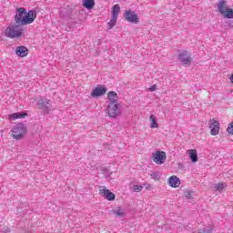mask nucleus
<instances>
[{
    "label": "nucleus",
    "instance_id": "6e6552de",
    "mask_svg": "<svg viewBox=\"0 0 233 233\" xmlns=\"http://www.w3.org/2000/svg\"><path fill=\"white\" fill-rule=\"evenodd\" d=\"M178 59L183 63V65H186L187 66H190L192 65V61H194V56L188 51L184 50L178 55Z\"/></svg>",
    "mask_w": 233,
    "mask_h": 233
},
{
    "label": "nucleus",
    "instance_id": "a211bd4d",
    "mask_svg": "<svg viewBox=\"0 0 233 233\" xmlns=\"http://www.w3.org/2000/svg\"><path fill=\"white\" fill-rule=\"evenodd\" d=\"M119 12H121V6H119V5L116 4L112 8V17L117 19V17L119 16Z\"/></svg>",
    "mask_w": 233,
    "mask_h": 233
},
{
    "label": "nucleus",
    "instance_id": "bb28decb",
    "mask_svg": "<svg viewBox=\"0 0 233 233\" xmlns=\"http://www.w3.org/2000/svg\"><path fill=\"white\" fill-rule=\"evenodd\" d=\"M150 92H156L157 90V86L153 85L149 87Z\"/></svg>",
    "mask_w": 233,
    "mask_h": 233
},
{
    "label": "nucleus",
    "instance_id": "9b49d317",
    "mask_svg": "<svg viewBox=\"0 0 233 233\" xmlns=\"http://www.w3.org/2000/svg\"><path fill=\"white\" fill-rule=\"evenodd\" d=\"M106 94V87L103 86H97L93 91L91 92L92 97H100L101 96H105Z\"/></svg>",
    "mask_w": 233,
    "mask_h": 233
},
{
    "label": "nucleus",
    "instance_id": "f257e3e1",
    "mask_svg": "<svg viewBox=\"0 0 233 233\" xmlns=\"http://www.w3.org/2000/svg\"><path fill=\"white\" fill-rule=\"evenodd\" d=\"M37 17V13L35 10L26 11L25 7L16 8V14L15 15V22L16 25L25 26V25H32Z\"/></svg>",
    "mask_w": 233,
    "mask_h": 233
},
{
    "label": "nucleus",
    "instance_id": "a878e982",
    "mask_svg": "<svg viewBox=\"0 0 233 233\" xmlns=\"http://www.w3.org/2000/svg\"><path fill=\"white\" fill-rule=\"evenodd\" d=\"M146 190H152L153 187L152 184H144Z\"/></svg>",
    "mask_w": 233,
    "mask_h": 233
},
{
    "label": "nucleus",
    "instance_id": "7ed1b4c3",
    "mask_svg": "<svg viewBox=\"0 0 233 233\" xmlns=\"http://www.w3.org/2000/svg\"><path fill=\"white\" fill-rule=\"evenodd\" d=\"M26 132H28L26 129V125L19 123L11 129L9 136H11L13 139L19 141L24 139L25 136H26Z\"/></svg>",
    "mask_w": 233,
    "mask_h": 233
},
{
    "label": "nucleus",
    "instance_id": "f8f14e48",
    "mask_svg": "<svg viewBox=\"0 0 233 233\" xmlns=\"http://www.w3.org/2000/svg\"><path fill=\"white\" fill-rule=\"evenodd\" d=\"M168 183L169 186L172 187V188H177L181 185V180L179 179V177L173 175L168 178Z\"/></svg>",
    "mask_w": 233,
    "mask_h": 233
},
{
    "label": "nucleus",
    "instance_id": "412c9836",
    "mask_svg": "<svg viewBox=\"0 0 233 233\" xmlns=\"http://www.w3.org/2000/svg\"><path fill=\"white\" fill-rule=\"evenodd\" d=\"M108 25V30H112L116 25H117V18L112 16L111 20L107 23Z\"/></svg>",
    "mask_w": 233,
    "mask_h": 233
},
{
    "label": "nucleus",
    "instance_id": "aec40b11",
    "mask_svg": "<svg viewBox=\"0 0 233 233\" xmlns=\"http://www.w3.org/2000/svg\"><path fill=\"white\" fill-rule=\"evenodd\" d=\"M149 120L151 122V125H150L151 128H159V125L156 121V116H154V115L149 116Z\"/></svg>",
    "mask_w": 233,
    "mask_h": 233
},
{
    "label": "nucleus",
    "instance_id": "423d86ee",
    "mask_svg": "<svg viewBox=\"0 0 233 233\" xmlns=\"http://www.w3.org/2000/svg\"><path fill=\"white\" fill-rule=\"evenodd\" d=\"M98 194L107 201H116V194L112 193V191L107 189L105 186H100L98 187Z\"/></svg>",
    "mask_w": 233,
    "mask_h": 233
},
{
    "label": "nucleus",
    "instance_id": "b1692460",
    "mask_svg": "<svg viewBox=\"0 0 233 233\" xmlns=\"http://www.w3.org/2000/svg\"><path fill=\"white\" fill-rule=\"evenodd\" d=\"M141 190H143V186L141 185L133 186V192H141Z\"/></svg>",
    "mask_w": 233,
    "mask_h": 233
},
{
    "label": "nucleus",
    "instance_id": "f3484780",
    "mask_svg": "<svg viewBox=\"0 0 233 233\" xmlns=\"http://www.w3.org/2000/svg\"><path fill=\"white\" fill-rule=\"evenodd\" d=\"M187 154H188L189 158L191 159L192 163H198V150L189 149V150H187Z\"/></svg>",
    "mask_w": 233,
    "mask_h": 233
},
{
    "label": "nucleus",
    "instance_id": "20e7f679",
    "mask_svg": "<svg viewBox=\"0 0 233 233\" xmlns=\"http://www.w3.org/2000/svg\"><path fill=\"white\" fill-rule=\"evenodd\" d=\"M218 12L227 19H233V9L227 6V1L220 0L217 5Z\"/></svg>",
    "mask_w": 233,
    "mask_h": 233
},
{
    "label": "nucleus",
    "instance_id": "1a4fd4ad",
    "mask_svg": "<svg viewBox=\"0 0 233 233\" xmlns=\"http://www.w3.org/2000/svg\"><path fill=\"white\" fill-rule=\"evenodd\" d=\"M124 17L126 20L128 21V23H135V25H137V23H139V15L136 11H126L124 14Z\"/></svg>",
    "mask_w": 233,
    "mask_h": 233
},
{
    "label": "nucleus",
    "instance_id": "9d476101",
    "mask_svg": "<svg viewBox=\"0 0 233 233\" xmlns=\"http://www.w3.org/2000/svg\"><path fill=\"white\" fill-rule=\"evenodd\" d=\"M211 136H218L219 134V122L216 119H211L208 122Z\"/></svg>",
    "mask_w": 233,
    "mask_h": 233
},
{
    "label": "nucleus",
    "instance_id": "39448f33",
    "mask_svg": "<svg viewBox=\"0 0 233 233\" xmlns=\"http://www.w3.org/2000/svg\"><path fill=\"white\" fill-rule=\"evenodd\" d=\"M106 114L113 119H116V117L121 114L119 111V102H109L106 108Z\"/></svg>",
    "mask_w": 233,
    "mask_h": 233
},
{
    "label": "nucleus",
    "instance_id": "5701e85b",
    "mask_svg": "<svg viewBox=\"0 0 233 233\" xmlns=\"http://www.w3.org/2000/svg\"><path fill=\"white\" fill-rule=\"evenodd\" d=\"M227 132L229 136H233V121L228 126Z\"/></svg>",
    "mask_w": 233,
    "mask_h": 233
},
{
    "label": "nucleus",
    "instance_id": "4be33fe9",
    "mask_svg": "<svg viewBox=\"0 0 233 233\" xmlns=\"http://www.w3.org/2000/svg\"><path fill=\"white\" fill-rule=\"evenodd\" d=\"M224 188H225L224 183L218 182V184L215 185V190H218V192H222Z\"/></svg>",
    "mask_w": 233,
    "mask_h": 233
},
{
    "label": "nucleus",
    "instance_id": "dca6fc26",
    "mask_svg": "<svg viewBox=\"0 0 233 233\" xmlns=\"http://www.w3.org/2000/svg\"><path fill=\"white\" fill-rule=\"evenodd\" d=\"M107 99L109 101V103H118L117 99V93L114 92V91H109L107 93Z\"/></svg>",
    "mask_w": 233,
    "mask_h": 233
},
{
    "label": "nucleus",
    "instance_id": "393cba45",
    "mask_svg": "<svg viewBox=\"0 0 233 233\" xmlns=\"http://www.w3.org/2000/svg\"><path fill=\"white\" fill-rule=\"evenodd\" d=\"M192 196H194V191H192V190H187L186 191L187 199H192Z\"/></svg>",
    "mask_w": 233,
    "mask_h": 233
},
{
    "label": "nucleus",
    "instance_id": "cd10ccee",
    "mask_svg": "<svg viewBox=\"0 0 233 233\" xmlns=\"http://www.w3.org/2000/svg\"><path fill=\"white\" fill-rule=\"evenodd\" d=\"M198 233H207V231L206 230H201Z\"/></svg>",
    "mask_w": 233,
    "mask_h": 233
},
{
    "label": "nucleus",
    "instance_id": "ddd939ff",
    "mask_svg": "<svg viewBox=\"0 0 233 233\" xmlns=\"http://www.w3.org/2000/svg\"><path fill=\"white\" fill-rule=\"evenodd\" d=\"M15 54L16 56H18V57H26L28 56V48L23 46H17L15 50Z\"/></svg>",
    "mask_w": 233,
    "mask_h": 233
},
{
    "label": "nucleus",
    "instance_id": "0eeeda50",
    "mask_svg": "<svg viewBox=\"0 0 233 233\" xmlns=\"http://www.w3.org/2000/svg\"><path fill=\"white\" fill-rule=\"evenodd\" d=\"M151 159L157 165H164L167 161V153L165 151H156L152 154Z\"/></svg>",
    "mask_w": 233,
    "mask_h": 233
},
{
    "label": "nucleus",
    "instance_id": "f03ea898",
    "mask_svg": "<svg viewBox=\"0 0 233 233\" xmlns=\"http://www.w3.org/2000/svg\"><path fill=\"white\" fill-rule=\"evenodd\" d=\"M5 35L9 39H19L25 35V29L19 24L9 25L5 29Z\"/></svg>",
    "mask_w": 233,
    "mask_h": 233
},
{
    "label": "nucleus",
    "instance_id": "6ab92c4d",
    "mask_svg": "<svg viewBox=\"0 0 233 233\" xmlns=\"http://www.w3.org/2000/svg\"><path fill=\"white\" fill-rule=\"evenodd\" d=\"M112 212L117 218H124V216H125V211L120 207L116 208Z\"/></svg>",
    "mask_w": 233,
    "mask_h": 233
},
{
    "label": "nucleus",
    "instance_id": "2eb2a0df",
    "mask_svg": "<svg viewBox=\"0 0 233 233\" xmlns=\"http://www.w3.org/2000/svg\"><path fill=\"white\" fill-rule=\"evenodd\" d=\"M82 5L84 8H86L87 10H92L94 6H96V1L95 0H83Z\"/></svg>",
    "mask_w": 233,
    "mask_h": 233
},
{
    "label": "nucleus",
    "instance_id": "4468645a",
    "mask_svg": "<svg viewBox=\"0 0 233 233\" xmlns=\"http://www.w3.org/2000/svg\"><path fill=\"white\" fill-rule=\"evenodd\" d=\"M25 117H28L27 113H14L8 116V119H12L15 121V119H23Z\"/></svg>",
    "mask_w": 233,
    "mask_h": 233
}]
</instances>
